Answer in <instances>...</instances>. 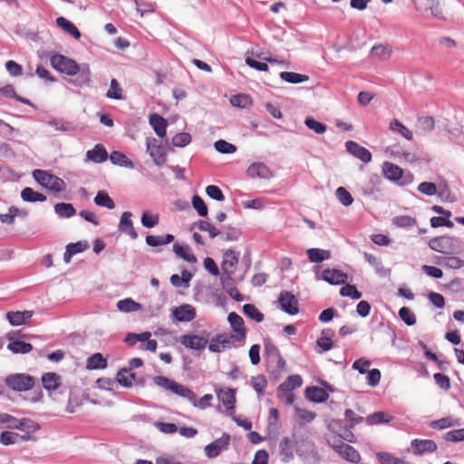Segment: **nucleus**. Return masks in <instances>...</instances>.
I'll return each instance as SVG.
<instances>
[{
  "instance_id": "f257e3e1",
  "label": "nucleus",
  "mask_w": 464,
  "mask_h": 464,
  "mask_svg": "<svg viewBox=\"0 0 464 464\" xmlns=\"http://www.w3.org/2000/svg\"><path fill=\"white\" fill-rule=\"evenodd\" d=\"M153 382L162 390L173 394H177L187 399L189 402L195 401V392L189 388L178 383L166 376L157 375L153 377Z\"/></svg>"
},
{
  "instance_id": "f03ea898",
  "label": "nucleus",
  "mask_w": 464,
  "mask_h": 464,
  "mask_svg": "<svg viewBox=\"0 0 464 464\" xmlns=\"http://www.w3.org/2000/svg\"><path fill=\"white\" fill-rule=\"evenodd\" d=\"M4 382L14 392H27L35 384V379L26 373H11L5 378Z\"/></svg>"
},
{
  "instance_id": "7ed1b4c3",
  "label": "nucleus",
  "mask_w": 464,
  "mask_h": 464,
  "mask_svg": "<svg viewBox=\"0 0 464 464\" xmlns=\"http://www.w3.org/2000/svg\"><path fill=\"white\" fill-rule=\"evenodd\" d=\"M33 177L41 186L52 191L61 192L65 188V183L62 179L45 170L35 169L33 172Z\"/></svg>"
},
{
  "instance_id": "20e7f679",
  "label": "nucleus",
  "mask_w": 464,
  "mask_h": 464,
  "mask_svg": "<svg viewBox=\"0 0 464 464\" xmlns=\"http://www.w3.org/2000/svg\"><path fill=\"white\" fill-rule=\"evenodd\" d=\"M52 66L65 74L76 75L80 72L79 64L72 59L62 54H54L50 59Z\"/></svg>"
},
{
  "instance_id": "39448f33",
  "label": "nucleus",
  "mask_w": 464,
  "mask_h": 464,
  "mask_svg": "<svg viewBox=\"0 0 464 464\" xmlns=\"http://www.w3.org/2000/svg\"><path fill=\"white\" fill-rule=\"evenodd\" d=\"M146 150L157 166H162L167 161V150L158 140L149 137L146 140Z\"/></svg>"
},
{
  "instance_id": "423d86ee",
  "label": "nucleus",
  "mask_w": 464,
  "mask_h": 464,
  "mask_svg": "<svg viewBox=\"0 0 464 464\" xmlns=\"http://www.w3.org/2000/svg\"><path fill=\"white\" fill-rule=\"evenodd\" d=\"M227 321L232 328L229 337L237 342H243L246 336V331L244 326L243 318L235 312L228 314Z\"/></svg>"
},
{
  "instance_id": "0eeeda50",
  "label": "nucleus",
  "mask_w": 464,
  "mask_h": 464,
  "mask_svg": "<svg viewBox=\"0 0 464 464\" xmlns=\"http://www.w3.org/2000/svg\"><path fill=\"white\" fill-rule=\"evenodd\" d=\"M206 336L198 334H184L180 336L179 343L188 349L202 351L208 343L207 332H204Z\"/></svg>"
},
{
  "instance_id": "6e6552de",
  "label": "nucleus",
  "mask_w": 464,
  "mask_h": 464,
  "mask_svg": "<svg viewBox=\"0 0 464 464\" xmlns=\"http://www.w3.org/2000/svg\"><path fill=\"white\" fill-rule=\"evenodd\" d=\"M230 442V435L227 433H223V435L209 443L205 447V454L208 458L213 459L218 457L223 450H226L228 448Z\"/></svg>"
},
{
  "instance_id": "1a4fd4ad",
  "label": "nucleus",
  "mask_w": 464,
  "mask_h": 464,
  "mask_svg": "<svg viewBox=\"0 0 464 464\" xmlns=\"http://www.w3.org/2000/svg\"><path fill=\"white\" fill-rule=\"evenodd\" d=\"M385 152L401 163H413L417 160L416 155L411 151L405 150L401 144L387 147Z\"/></svg>"
},
{
  "instance_id": "9d476101",
  "label": "nucleus",
  "mask_w": 464,
  "mask_h": 464,
  "mask_svg": "<svg viewBox=\"0 0 464 464\" xmlns=\"http://www.w3.org/2000/svg\"><path fill=\"white\" fill-rule=\"evenodd\" d=\"M278 303L280 308L288 314L295 315L299 311L297 299L288 291L281 292Z\"/></svg>"
},
{
  "instance_id": "9b49d317",
  "label": "nucleus",
  "mask_w": 464,
  "mask_h": 464,
  "mask_svg": "<svg viewBox=\"0 0 464 464\" xmlns=\"http://www.w3.org/2000/svg\"><path fill=\"white\" fill-rule=\"evenodd\" d=\"M232 339L227 334H218L210 339L208 350L211 353H219L224 350L233 347Z\"/></svg>"
},
{
  "instance_id": "f8f14e48",
  "label": "nucleus",
  "mask_w": 464,
  "mask_h": 464,
  "mask_svg": "<svg viewBox=\"0 0 464 464\" xmlns=\"http://www.w3.org/2000/svg\"><path fill=\"white\" fill-rule=\"evenodd\" d=\"M411 449L414 455L420 456L425 453H432L437 450L438 447L432 440H412Z\"/></svg>"
},
{
  "instance_id": "ddd939ff",
  "label": "nucleus",
  "mask_w": 464,
  "mask_h": 464,
  "mask_svg": "<svg viewBox=\"0 0 464 464\" xmlns=\"http://www.w3.org/2000/svg\"><path fill=\"white\" fill-rule=\"evenodd\" d=\"M238 263V256L232 249H227L223 254V261L221 264V275L231 276L237 268Z\"/></svg>"
},
{
  "instance_id": "4468645a",
  "label": "nucleus",
  "mask_w": 464,
  "mask_h": 464,
  "mask_svg": "<svg viewBox=\"0 0 464 464\" xmlns=\"http://www.w3.org/2000/svg\"><path fill=\"white\" fill-rule=\"evenodd\" d=\"M345 148L350 154L364 163H369L372 160V153L370 150L353 140L346 141Z\"/></svg>"
},
{
  "instance_id": "2eb2a0df",
  "label": "nucleus",
  "mask_w": 464,
  "mask_h": 464,
  "mask_svg": "<svg viewBox=\"0 0 464 464\" xmlns=\"http://www.w3.org/2000/svg\"><path fill=\"white\" fill-rule=\"evenodd\" d=\"M174 318L179 322H191L196 316V309L188 304H181L172 311Z\"/></svg>"
},
{
  "instance_id": "dca6fc26",
  "label": "nucleus",
  "mask_w": 464,
  "mask_h": 464,
  "mask_svg": "<svg viewBox=\"0 0 464 464\" xmlns=\"http://www.w3.org/2000/svg\"><path fill=\"white\" fill-rule=\"evenodd\" d=\"M132 213L130 211H125L121 214L120 223L118 225V229L123 234L130 236L132 239H136L138 237V233L136 232L133 223L131 220Z\"/></svg>"
},
{
  "instance_id": "f3484780",
  "label": "nucleus",
  "mask_w": 464,
  "mask_h": 464,
  "mask_svg": "<svg viewBox=\"0 0 464 464\" xmlns=\"http://www.w3.org/2000/svg\"><path fill=\"white\" fill-rule=\"evenodd\" d=\"M347 274L339 269H324L323 271L322 279L331 285H342L347 280Z\"/></svg>"
},
{
  "instance_id": "a211bd4d",
  "label": "nucleus",
  "mask_w": 464,
  "mask_h": 464,
  "mask_svg": "<svg viewBox=\"0 0 464 464\" xmlns=\"http://www.w3.org/2000/svg\"><path fill=\"white\" fill-rule=\"evenodd\" d=\"M218 400L226 407L227 414L232 416L236 403L235 391L233 389L220 390L217 392Z\"/></svg>"
},
{
  "instance_id": "6ab92c4d",
  "label": "nucleus",
  "mask_w": 464,
  "mask_h": 464,
  "mask_svg": "<svg viewBox=\"0 0 464 464\" xmlns=\"http://www.w3.org/2000/svg\"><path fill=\"white\" fill-rule=\"evenodd\" d=\"M246 174L248 177L255 179H269L271 177V172L268 167L262 162H255L252 163L246 169Z\"/></svg>"
},
{
  "instance_id": "aec40b11",
  "label": "nucleus",
  "mask_w": 464,
  "mask_h": 464,
  "mask_svg": "<svg viewBox=\"0 0 464 464\" xmlns=\"http://www.w3.org/2000/svg\"><path fill=\"white\" fill-rule=\"evenodd\" d=\"M6 338L10 341L7 344V349L14 354H24L33 350L31 343L23 341H14L12 333H9Z\"/></svg>"
},
{
  "instance_id": "412c9836",
  "label": "nucleus",
  "mask_w": 464,
  "mask_h": 464,
  "mask_svg": "<svg viewBox=\"0 0 464 464\" xmlns=\"http://www.w3.org/2000/svg\"><path fill=\"white\" fill-rule=\"evenodd\" d=\"M220 283L223 289L235 300L242 301L243 296L234 285V279L227 275H220Z\"/></svg>"
},
{
  "instance_id": "4be33fe9",
  "label": "nucleus",
  "mask_w": 464,
  "mask_h": 464,
  "mask_svg": "<svg viewBox=\"0 0 464 464\" xmlns=\"http://www.w3.org/2000/svg\"><path fill=\"white\" fill-rule=\"evenodd\" d=\"M108 152L103 145L96 144L93 149L86 152V160L94 163H102L107 160Z\"/></svg>"
},
{
  "instance_id": "5701e85b",
  "label": "nucleus",
  "mask_w": 464,
  "mask_h": 464,
  "mask_svg": "<svg viewBox=\"0 0 464 464\" xmlns=\"http://www.w3.org/2000/svg\"><path fill=\"white\" fill-rule=\"evenodd\" d=\"M149 121L159 137L166 136L168 122L162 116L153 113L150 116Z\"/></svg>"
},
{
  "instance_id": "b1692460",
  "label": "nucleus",
  "mask_w": 464,
  "mask_h": 464,
  "mask_svg": "<svg viewBox=\"0 0 464 464\" xmlns=\"http://www.w3.org/2000/svg\"><path fill=\"white\" fill-rule=\"evenodd\" d=\"M305 397L313 402L320 403L325 401L329 395L327 392L321 387L310 386L305 390Z\"/></svg>"
},
{
  "instance_id": "393cba45",
  "label": "nucleus",
  "mask_w": 464,
  "mask_h": 464,
  "mask_svg": "<svg viewBox=\"0 0 464 464\" xmlns=\"http://www.w3.org/2000/svg\"><path fill=\"white\" fill-rule=\"evenodd\" d=\"M33 315L32 311H15V312H8L6 314V318L10 324L18 326L24 324L28 319H30Z\"/></svg>"
},
{
  "instance_id": "a878e982",
  "label": "nucleus",
  "mask_w": 464,
  "mask_h": 464,
  "mask_svg": "<svg viewBox=\"0 0 464 464\" xmlns=\"http://www.w3.org/2000/svg\"><path fill=\"white\" fill-rule=\"evenodd\" d=\"M334 335V331L327 328L324 329L321 333V336L317 339L316 344L321 348V352H327L334 346L332 337Z\"/></svg>"
},
{
  "instance_id": "bb28decb",
  "label": "nucleus",
  "mask_w": 464,
  "mask_h": 464,
  "mask_svg": "<svg viewBox=\"0 0 464 464\" xmlns=\"http://www.w3.org/2000/svg\"><path fill=\"white\" fill-rule=\"evenodd\" d=\"M338 449L340 450L338 454L344 459L353 463L360 461L361 456L359 452L351 445L344 443L338 447Z\"/></svg>"
},
{
  "instance_id": "cd10ccee",
  "label": "nucleus",
  "mask_w": 464,
  "mask_h": 464,
  "mask_svg": "<svg viewBox=\"0 0 464 464\" xmlns=\"http://www.w3.org/2000/svg\"><path fill=\"white\" fill-rule=\"evenodd\" d=\"M107 359L100 353H93L87 358L86 368L88 370H102L107 367Z\"/></svg>"
},
{
  "instance_id": "c85d7f7f",
  "label": "nucleus",
  "mask_w": 464,
  "mask_h": 464,
  "mask_svg": "<svg viewBox=\"0 0 464 464\" xmlns=\"http://www.w3.org/2000/svg\"><path fill=\"white\" fill-rule=\"evenodd\" d=\"M382 170H383V173H384V176L390 179V180H392V181H398L401 179V176H402V169L393 164V163H391V162H384L383 165H382Z\"/></svg>"
},
{
  "instance_id": "c756f323",
  "label": "nucleus",
  "mask_w": 464,
  "mask_h": 464,
  "mask_svg": "<svg viewBox=\"0 0 464 464\" xmlns=\"http://www.w3.org/2000/svg\"><path fill=\"white\" fill-rule=\"evenodd\" d=\"M42 382L44 388L52 392L60 386V376L55 372L44 373L42 377Z\"/></svg>"
},
{
  "instance_id": "7c9ffc66",
  "label": "nucleus",
  "mask_w": 464,
  "mask_h": 464,
  "mask_svg": "<svg viewBox=\"0 0 464 464\" xmlns=\"http://www.w3.org/2000/svg\"><path fill=\"white\" fill-rule=\"evenodd\" d=\"M56 24L75 39H79L81 37V33L78 28L68 19L60 16L56 19Z\"/></svg>"
},
{
  "instance_id": "2f4dec72",
  "label": "nucleus",
  "mask_w": 464,
  "mask_h": 464,
  "mask_svg": "<svg viewBox=\"0 0 464 464\" xmlns=\"http://www.w3.org/2000/svg\"><path fill=\"white\" fill-rule=\"evenodd\" d=\"M21 198L25 202L34 203V202H44L46 200V197L37 191H34L32 188H24L21 191Z\"/></svg>"
},
{
  "instance_id": "473e14b6",
  "label": "nucleus",
  "mask_w": 464,
  "mask_h": 464,
  "mask_svg": "<svg viewBox=\"0 0 464 464\" xmlns=\"http://www.w3.org/2000/svg\"><path fill=\"white\" fill-rule=\"evenodd\" d=\"M307 256L311 262L321 263L331 257V252L321 248H309L306 251Z\"/></svg>"
},
{
  "instance_id": "72a5a7b5",
  "label": "nucleus",
  "mask_w": 464,
  "mask_h": 464,
  "mask_svg": "<svg viewBox=\"0 0 464 464\" xmlns=\"http://www.w3.org/2000/svg\"><path fill=\"white\" fill-rule=\"evenodd\" d=\"M110 160L112 164L118 165L121 167H125L128 169H133L134 164L131 160H130L127 156L121 151H112L110 155Z\"/></svg>"
},
{
  "instance_id": "f704fd0d",
  "label": "nucleus",
  "mask_w": 464,
  "mask_h": 464,
  "mask_svg": "<svg viewBox=\"0 0 464 464\" xmlns=\"http://www.w3.org/2000/svg\"><path fill=\"white\" fill-rule=\"evenodd\" d=\"M54 211L62 218H69L76 214V209L71 203H56Z\"/></svg>"
},
{
  "instance_id": "c9c22d12",
  "label": "nucleus",
  "mask_w": 464,
  "mask_h": 464,
  "mask_svg": "<svg viewBox=\"0 0 464 464\" xmlns=\"http://www.w3.org/2000/svg\"><path fill=\"white\" fill-rule=\"evenodd\" d=\"M192 278V275L187 271L184 270L182 272V276H179L177 274H174L170 276V283L175 287H188L189 281Z\"/></svg>"
},
{
  "instance_id": "e433bc0d",
  "label": "nucleus",
  "mask_w": 464,
  "mask_h": 464,
  "mask_svg": "<svg viewBox=\"0 0 464 464\" xmlns=\"http://www.w3.org/2000/svg\"><path fill=\"white\" fill-rule=\"evenodd\" d=\"M280 78L286 82L294 84L304 82L309 80L307 75L294 72H282L280 73Z\"/></svg>"
},
{
  "instance_id": "4c0bfd02",
  "label": "nucleus",
  "mask_w": 464,
  "mask_h": 464,
  "mask_svg": "<svg viewBox=\"0 0 464 464\" xmlns=\"http://www.w3.org/2000/svg\"><path fill=\"white\" fill-rule=\"evenodd\" d=\"M390 130L393 132L399 133L408 140H412V132L396 119L390 122Z\"/></svg>"
},
{
  "instance_id": "58836bf2",
  "label": "nucleus",
  "mask_w": 464,
  "mask_h": 464,
  "mask_svg": "<svg viewBox=\"0 0 464 464\" xmlns=\"http://www.w3.org/2000/svg\"><path fill=\"white\" fill-rule=\"evenodd\" d=\"M117 308L124 313L139 311L141 305L131 298H125L117 302Z\"/></svg>"
},
{
  "instance_id": "ea45409f",
  "label": "nucleus",
  "mask_w": 464,
  "mask_h": 464,
  "mask_svg": "<svg viewBox=\"0 0 464 464\" xmlns=\"http://www.w3.org/2000/svg\"><path fill=\"white\" fill-rule=\"evenodd\" d=\"M293 449L294 444L289 438L285 437L281 440L279 444V450L285 461H288L290 459L293 458Z\"/></svg>"
},
{
  "instance_id": "a19ab883",
  "label": "nucleus",
  "mask_w": 464,
  "mask_h": 464,
  "mask_svg": "<svg viewBox=\"0 0 464 464\" xmlns=\"http://www.w3.org/2000/svg\"><path fill=\"white\" fill-rule=\"evenodd\" d=\"M94 202L97 206L104 207L108 209H113L115 208L114 201L111 198L109 194L103 190L98 191L94 198Z\"/></svg>"
},
{
  "instance_id": "79ce46f5",
  "label": "nucleus",
  "mask_w": 464,
  "mask_h": 464,
  "mask_svg": "<svg viewBox=\"0 0 464 464\" xmlns=\"http://www.w3.org/2000/svg\"><path fill=\"white\" fill-rule=\"evenodd\" d=\"M76 75L77 77L75 79L70 81L71 83L78 87L89 84L91 72L87 66L82 69L80 68V72Z\"/></svg>"
},
{
  "instance_id": "37998d69",
  "label": "nucleus",
  "mask_w": 464,
  "mask_h": 464,
  "mask_svg": "<svg viewBox=\"0 0 464 464\" xmlns=\"http://www.w3.org/2000/svg\"><path fill=\"white\" fill-rule=\"evenodd\" d=\"M173 251L176 254L177 256L182 258L183 260L189 262V263H195L197 261V258L194 255L188 253V247L181 246L178 243L173 245Z\"/></svg>"
},
{
  "instance_id": "c03bdc74",
  "label": "nucleus",
  "mask_w": 464,
  "mask_h": 464,
  "mask_svg": "<svg viewBox=\"0 0 464 464\" xmlns=\"http://www.w3.org/2000/svg\"><path fill=\"white\" fill-rule=\"evenodd\" d=\"M268 368L274 374H280L285 368V362L281 354L267 361Z\"/></svg>"
},
{
  "instance_id": "a18cd8bd",
  "label": "nucleus",
  "mask_w": 464,
  "mask_h": 464,
  "mask_svg": "<svg viewBox=\"0 0 464 464\" xmlns=\"http://www.w3.org/2000/svg\"><path fill=\"white\" fill-rule=\"evenodd\" d=\"M392 420V417L383 411H377L370 414L366 418V422L369 425H376L382 423H388Z\"/></svg>"
},
{
  "instance_id": "49530a36",
  "label": "nucleus",
  "mask_w": 464,
  "mask_h": 464,
  "mask_svg": "<svg viewBox=\"0 0 464 464\" xmlns=\"http://www.w3.org/2000/svg\"><path fill=\"white\" fill-rule=\"evenodd\" d=\"M277 397L278 399L286 405L293 404L295 401V395L293 393V390L288 387H283L282 384L279 385L277 390Z\"/></svg>"
},
{
  "instance_id": "de8ad7c7",
  "label": "nucleus",
  "mask_w": 464,
  "mask_h": 464,
  "mask_svg": "<svg viewBox=\"0 0 464 464\" xmlns=\"http://www.w3.org/2000/svg\"><path fill=\"white\" fill-rule=\"evenodd\" d=\"M243 312L246 316L257 323H260L264 320V314L254 304H244Z\"/></svg>"
},
{
  "instance_id": "09e8293b",
  "label": "nucleus",
  "mask_w": 464,
  "mask_h": 464,
  "mask_svg": "<svg viewBox=\"0 0 464 464\" xmlns=\"http://www.w3.org/2000/svg\"><path fill=\"white\" fill-rule=\"evenodd\" d=\"M135 374L127 369H121L117 374L118 382L124 387H131Z\"/></svg>"
},
{
  "instance_id": "8fccbe9b",
  "label": "nucleus",
  "mask_w": 464,
  "mask_h": 464,
  "mask_svg": "<svg viewBox=\"0 0 464 464\" xmlns=\"http://www.w3.org/2000/svg\"><path fill=\"white\" fill-rule=\"evenodd\" d=\"M450 243V237H439L430 240L429 246L432 250L443 253Z\"/></svg>"
},
{
  "instance_id": "3c124183",
  "label": "nucleus",
  "mask_w": 464,
  "mask_h": 464,
  "mask_svg": "<svg viewBox=\"0 0 464 464\" xmlns=\"http://www.w3.org/2000/svg\"><path fill=\"white\" fill-rule=\"evenodd\" d=\"M295 411L302 424L310 423L316 417V413L314 411L300 408L299 406H295Z\"/></svg>"
},
{
  "instance_id": "603ef678",
  "label": "nucleus",
  "mask_w": 464,
  "mask_h": 464,
  "mask_svg": "<svg viewBox=\"0 0 464 464\" xmlns=\"http://www.w3.org/2000/svg\"><path fill=\"white\" fill-rule=\"evenodd\" d=\"M195 226H197L198 228L201 231L208 232L211 238H215L221 234L219 229H218L215 226L207 220H199L195 224Z\"/></svg>"
},
{
  "instance_id": "864d4df0",
  "label": "nucleus",
  "mask_w": 464,
  "mask_h": 464,
  "mask_svg": "<svg viewBox=\"0 0 464 464\" xmlns=\"http://www.w3.org/2000/svg\"><path fill=\"white\" fill-rule=\"evenodd\" d=\"M335 196L339 202L344 207H348L353 204V198L351 193L343 187H339L335 191Z\"/></svg>"
},
{
  "instance_id": "5fc2aeb1",
  "label": "nucleus",
  "mask_w": 464,
  "mask_h": 464,
  "mask_svg": "<svg viewBox=\"0 0 464 464\" xmlns=\"http://www.w3.org/2000/svg\"><path fill=\"white\" fill-rule=\"evenodd\" d=\"M16 429L22 431L34 433L40 429V426L31 419H21L19 420L18 427Z\"/></svg>"
},
{
  "instance_id": "6e6d98bb",
  "label": "nucleus",
  "mask_w": 464,
  "mask_h": 464,
  "mask_svg": "<svg viewBox=\"0 0 464 464\" xmlns=\"http://www.w3.org/2000/svg\"><path fill=\"white\" fill-rule=\"evenodd\" d=\"M251 383L258 396L262 395L265 392V390L267 386V381L266 377L262 374L252 377Z\"/></svg>"
},
{
  "instance_id": "4d7b16f0",
  "label": "nucleus",
  "mask_w": 464,
  "mask_h": 464,
  "mask_svg": "<svg viewBox=\"0 0 464 464\" xmlns=\"http://www.w3.org/2000/svg\"><path fill=\"white\" fill-rule=\"evenodd\" d=\"M342 296H348L353 300H358L362 297V293L357 290L354 285L346 284L340 289Z\"/></svg>"
},
{
  "instance_id": "13d9d810",
  "label": "nucleus",
  "mask_w": 464,
  "mask_h": 464,
  "mask_svg": "<svg viewBox=\"0 0 464 464\" xmlns=\"http://www.w3.org/2000/svg\"><path fill=\"white\" fill-rule=\"evenodd\" d=\"M191 135L188 132L177 133L172 138V145L178 148H183L191 142Z\"/></svg>"
},
{
  "instance_id": "bf43d9fd",
  "label": "nucleus",
  "mask_w": 464,
  "mask_h": 464,
  "mask_svg": "<svg viewBox=\"0 0 464 464\" xmlns=\"http://www.w3.org/2000/svg\"><path fill=\"white\" fill-rule=\"evenodd\" d=\"M304 124L308 129L314 130L317 134H323L327 130V126L324 123L317 121L311 117L305 119Z\"/></svg>"
},
{
  "instance_id": "052dcab7",
  "label": "nucleus",
  "mask_w": 464,
  "mask_h": 464,
  "mask_svg": "<svg viewBox=\"0 0 464 464\" xmlns=\"http://www.w3.org/2000/svg\"><path fill=\"white\" fill-rule=\"evenodd\" d=\"M215 149L222 154H232L236 152L237 147L224 140H218L214 144Z\"/></svg>"
},
{
  "instance_id": "680f3d73",
  "label": "nucleus",
  "mask_w": 464,
  "mask_h": 464,
  "mask_svg": "<svg viewBox=\"0 0 464 464\" xmlns=\"http://www.w3.org/2000/svg\"><path fill=\"white\" fill-rule=\"evenodd\" d=\"M106 96L110 99L121 100L122 90L116 79L111 81L110 89L108 90Z\"/></svg>"
},
{
  "instance_id": "e2e57ef3",
  "label": "nucleus",
  "mask_w": 464,
  "mask_h": 464,
  "mask_svg": "<svg viewBox=\"0 0 464 464\" xmlns=\"http://www.w3.org/2000/svg\"><path fill=\"white\" fill-rule=\"evenodd\" d=\"M392 224L398 227H409L416 225V219L410 216H397L392 218Z\"/></svg>"
},
{
  "instance_id": "0e129e2a",
  "label": "nucleus",
  "mask_w": 464,
  "mask_h": 464,
  "mask_svg": "<svg viewBox=\"0 0 464 464\" xmlns=\"http://www.w3.org/2000/svg\"><path fill=\"white\" fill-rule=\"evenodd\" d=\"M399 316L408 326H411L416 324V316L408 307H401L399 310Z\"/></svg>"
},
{
  "instance_id": "69168bd1",
  "label": "nucleus",
  "mask_w": 464,
  "mask_h": 464,
  "mask_svg": "<svg viewBox=\"0 0 464 464\" xmlns=\"http://www.w3.org/2000/svg\"><path fill=\"white\" fill-rule=\"evenodd\" d=\"M377 459L382 464H409L406 461L387 452L377 453Z\"/></svg>"
},
{
  "instance_id": "338daca9",
  "label": "nucleus",
  "mask_w": 464,
  "mask_h": 464,
  "mask_svg": "<svg viewBox=\"0 0 464 464\" xmlns=\"http://www.w3.org/2000/svg\"><path fill=\"white\" fill-rule=\"evenodd\" d=\"M434 128V120L431 117H420L418 119V129L421 133H427Z\"/></svg>"
},
{
  "instance_id": "774afa93",
  "label": "nucleus",
  "mask_w": 464,
  "mask_h": 464,
  "mask_svg": "<svg viewBox=\"0 0 464 464\" xmlns=\"http://www.w3.org/2000/svg\"><path fill=\"white\" fill-rule=\"evenodd\" d=\"M443 438L446 441L450 442L464 441V428L450 430L444 434Z\"/></svg>"
}]
</instances>
